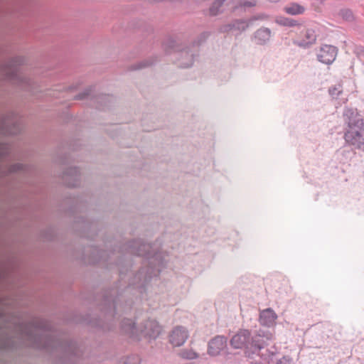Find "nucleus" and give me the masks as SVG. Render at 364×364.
Segmentation results:
<instances>
[{"label": "nucleus", "instance_id": "obj_1", "mask_svg": "<svg viewBox=\"0 0 364 364\" xmlns=\"http://www.w3.org/2000/svg\"><path fill=\"white\" fill-rule=\"evenodd\" d=\"M16 329L23 342L36 348H60L68 355H80L79 348L73 341H60L50 333V323L43 319L33 318L28 323H20Z\"/></svg>", "mask_w": 364, "mask_h": 364}, {"label": "nucleus", "instance_id": "obj_2", "mask_svg": "<svg viewBox=\"0 0 364 364\" xmlns=\"http://www.w3.org/2000/svg\"><path fill=\"white\" fill-rule=\"evenodd\" d=\"M127 250L131 254L145 257L147 259L144 264L147 266L146 268L143 267L135 276V279L139 280L138 283H141V285L149 282L154 277H157L164 267L166 261L163 253L155 251L150 244L144 243L141 240L130 242L127 245Z\"/></svg>", "mask_w": 364, "mask_h": 364}, {"label": "nucleus", "instance_id": "obj_3", "mask_svg": "<svg viewBox=\"0 0 364 364\" xmlns=\"http://www.w3.org/2000/svg\"><path fill=\"white\" fill-rule=\"evenodd\" d=\"M24 59L22 57H15L11 59L1 69V74L5 80L11 83L19 86L21 89L35 92L34 82L29 77L22 74L18 66L23 64Z\"/></svg>", "mask_w": 364, "mask_h": 364}, {"label": "nucleus", "instance_id": "obj_4", "mask_svg": "<svg viewBox=\"0 0 364 364\" xmlns=\"http://www.w3.org/2000/svg\"><path fill=\"white\" fill-rule=\"evenodd\" d=\"M344 138L348 144L364 151V119L360 117L350 119Z\"/></svg>", "mask_w": 364, "mask_h": 364}, {"label": "nucleus", "instance_id": "obj_5", "mask_svg": "<svg viewBox=\"0 0 364 364\" xmlns=\"http://www.w3.org/2000/svg\"><path fill=\"white\" fill-rule=\"evenodd\" d=\"M21 129V119L14 113L5 116L0 122V132L4 134H17Z\"/></svg>", "mask_w": 364, "mask_h": 364}, {"label": "nucleus", "instance_id": "obj_6", "mask_svg": "<svg viewBox=\"0 0 364 364\" xmlns=\"http://www.w3.org/2000/svg\"><path fill=\"white\" fill-rule=\"evenodd\" d=\"M272 338V336L269 332L259 330L256 334L250 336L249 349L252 353H256L263 348L267 344V341Z\"/></svg>", "mask_w": 364, "mask_h": 364}, {"label": "nucleus", "instance_id": "obj_7", "mask_svg": "<svg viewBox=\"0 0 364 364\" xmlns=\"http://www.w3.org/2000/svg\"><path fill=\"white\" fill-rule=\"evenodd\" d=\"M337 53L338 49L336 46L325 44L321 46L317 53V59L323 64L331 65L336 60Z\"/></svg>", "mask_w": 364, "mask_h": 364}, {"label": "nucleus", "instance_id": "obj_8", "mask_svg": "<svg viewBox=\"0 0 364 364\" xmlns=\"http://www.w3.org/2000/svg\"><path fill=\"white\" fill-rule=\"evenodd\" d=\"M228 339L224 336H217L208 342V353L211 356H217L227 346Z\"/></svg>", "mask_w": 364, "mask_h": 364}, {"label": "nucleus", "instance_id": "obj_9", "mask_svg": "<svg viewBox=\"0 0 364 364\" xmlns=\"http://www.w3.org/2000/svg\"><path fill=\"white\" fill-rule=\"evenodd\" d=\"M250 332L248 330L239 331L230 340V345L235 349L245 348L249 349Z\"/></svg>", "mask_w": 364, "mask_h": 364}, {"label": "nucleus", "instance_id": "obj_10", "mask_svg": "<svg viewBox=\"0 0 364 364\" xmlns=\"http://www.w3.org/2000/svg\"><path fill=\"white\" fill-rule=\"evenodd\" d=\"M161 328L159 323L152 319L146 321L141 326L140 331L146 337L156 338L159 336Z\"/></svg>", "mask_w": 364, "mask_h": 364}, {"label": "nucleus", "instance_id": "obj_11", "mask_svg": "<svg viewBox=\"0 0 364 364\" xmlns=\"http://www.w3.org/2000/svg\"><path fill=\"white\" fill-rule=\"evenodd\" d=\"M188 338V332L183 326H176L170 335V342L174 346H181Z\"/></svg>", "mask_w": 364, "mask_h": 364}, {"label": "nucleus", "instance_id": "obj_12", "mask_svg": "<svg viewBox=\"0 0 364 364\" xmlns=\"http://www.w3.org/2000/svg\"><path fill=\"white\" fill-rule=\"evenodd\" d=\"M62 178L68 186H77L80 183L79 170L76 167H70L63 173Z\"/></svg>", "mask_w": 364, "mask_h": 364}, {"label": "nucleus", "instance_id": "obj_13", "mask_svg": "<svg viewBox=\"0 0 364 364\" xmlns=\"http://www.w3.org/2000/svg\"><path fill=\"white\" fill-rule=\"evenodd\" d=\"M249 26L247 22L244 19H235L229 23L222 26L220 28V31L222 33H227L231 31H244Z\"/></svg>", "mask_w": 364, "mask_h": 364}, {"label": "nucleus", "instance_id": "obj_14", "mask_svg": "<svg viewBox=\"0 0 364 364\" xmlns=\"http://www.w3.org/2000/svg\"><path fill=\"white\" fill-rule=\"evenodd\" d=\"M277 316L274 311L271 308L262 310L259 314V321L262 326H271L274 323Z\"/></svg>", "mask_w": 364, "mask_h": 364}, {"label": "nucleus", "instance_id": "obj_15", "mask_svg": "<svg viewBox=\"0 0 364 364\" xmlns=\"http://www.w3.org/2000/svg\"><path fill=\"white\" fill-rule=\"evenodd\" d=\"M178 65L183 68L191 67L194 61V54L190 49H184L178 54Z\"/></svg>", "mask_w": 364, "mask_h": 364}, {"label": "nucleus", "instance_id": "obj_16", "mask_svg": "<svg viewBox=\"0 0 364 364\" xmlns=\"http://www.w3.org/2000/svg\"><path fill=\"white\" fill-rule=\"evenodd\" d=\"M272 32L268 28H260L254 33V38L257 44L265 45L267 44L270 38Z\"/></svg>", "mask_w": 364, "mask_h": 364}, {"label": "nucleus", "instance_id": "obj_17", "mask_svg": "<svg viewBox=\"0 0 364 364\" xmlns=\"http://www.w3.org/2000/svg\"><path fill=\"white\" fill-rule=\"evenodd\" d=\"M316 41V35L315 31L312 28H307L304 33V38L295 43L301 48H309L315 43Z\"/></svg>", "mask_w": 364, "mask_h": 364}, {"label": "nucleus", "instance_id": "obj_18", "mask_svg": "<svg viewBox=\"0 0 364 364\" xmlns=\"http://www.w3.org/2000/svg\"><path fill=\"white\" fill-rule=\"evenodd\" d=\"M283 10L289 15L296 16L304 14L306 9L304 6L296 2H291L286 5Z\"/></svg>", "mask_w": 364, "mask_h": 364}, {"label": "nucleus", "instance_id": "obj_19", "mask_svg": "<svg viewBox=\"0 0 364 364\" xmlns=\"http://www.w3.org/2000/svg\"><path fill=\"white\" fill-rule=\"evenodd\" d=\"M123 331L130 336H134L136 332V324L131 319H124L122 322Z\"/></svg>", "mask_w": 364, "mask_h": 364}, {"label": "nucleus", "instance_id": "obj_20", "mask_svg": "<svg viewBox=\"0 0 364 364\" xmlns=\"http://www.w3.org/2000/svg\"><path fill=\"white\" fill-rule=\"evenodd\" d=\"M226 0H215L213 2L208 10V14L211 16H215L223 12L222 6Z\"/></svg>", "mask_w": 364, "mask_h": 364}, {"label": "nucleus", "instance_id": "obj_21", "mask_svg": "<svg viewBox=\"0 0 364 364\" xmlns=\"http://www.w3.org/2000/svg\"><path fill=\"white\" fill-rule=\"evenodd\" d=\"M256 5V0H240L237 3L233 9L235 11L239 9H243L245 11L247 8L254 7Z\"/></svg>", "mask_w": 364, "mask_h": 364}, {"label": "nucleus", "instance_id": "obj_22", "mask_svg": "<svg viewBox=\"0 0 364 364\" xmlns=\"http://www.w3.org/2000/svg\"><path fill=\"white\" fill-rule=\"evenodd\" d=\"M340 16L348 22L354 21V16L351 10L348 9H341L339 12Z\"/></svg>", "mask_w": 364, "mask_h": 364}, {"label": "nucleus", "instance_id": "obj_23", "mask_svg": "<svg viewBox=\"0 0 364 364\" xmlns=\"http://www.w3.org/2000/svg\"><path fill=\"white\" fill-rule=\"evenodd\" d=\"M278 23L282 26L288 27H294L299 25L297 21L289 18H283L278 21Z\"/></svg>", "mask_w": 364, "mask_h": 364}, {"label": "nucleus", "instance_id": "obj_24", "mask_svg": "<svg viewBox=\"0 0 364 364\" xmlns=\"http://www.w3.org/2000/svg\"><path fill=\"white\" fill-rule=\"evenodd\" d=\"M24 166L21 164H16L11 166L6 171H4L5 173H16L20 171H24Z\"/></svg>", "mask_w": 364, "mask_h": 364}, {"label": "nucleus", "instance_id": "obj_25", "mask_svg": "<svg viewBox=\"0 0 364 364\" xmlns=\"http://www.w3.org/2000/svg\"><path fill=\"white\" fill-rule=\"evenodd\" d=\"M153 63H154L151 60H142V61L134 65L132 68L134 70H139V69H142L144 68L148 67V66L152 65Z\"/></svg>", "mask_w": 364, "mask_h": 364}, {"label": "nucleus", "instance_id": "obj_26", "mask_svg": "<svg viewBox=\"0 0 364 364\" xmlns=\"http://www.w3.org/2000/svg\"><path fill=\"white\" fill-rule=\"evenodd\" d=\"M92 92V88L87 87L82 92L79 93L75 97V100H85L87 99Z\"/></svg>", "mask_w": 364, "mask_h": 364}, {"label": "nucleus", "instance_id": "obj_27", "mask_svg": "<svg viewBox=\"0 0 364 364\" xmlns=\"http://www.w3.org/2000/svg\"><path fill=\"white\" fill-rule=\"evenodd\" d=\"M105 305L107 306L106 309H105L106 314L107 313V311H109V313L112 316H114L116 314V312H115L116 306H115L114 301L105 300Z\"/></svg>", "mask_w": 364, "mask_h": 364}, {"label": "nucleus", "instance_id": "obj_28", "mask_svg": "<svg viewBox=\"0 0 364 364\" xmlns=\"http://www.w3.org/2000/svg\"><path fill=\"white\" fill-rule=\"evenodd\" d=\"M10 151V146L7 144L0 143V158L7 155Z\"/></svg>", "mask_w": 364, "mask_h": 364}, {"label": "nucleus", "instance_id": "obj_29", "mask_svg": "<svg viewBox=\"0 0 364 364\" xmlns=\"http://www.w3.org/2000/svg\"><path fill=\"white\" fill-rule=\"evenodd\" d=\"M268 19H269V16L267 14L263 13V14H259L252 16L250 19V22L252 23L255 21H267Z\"/></svg>", "mask_w": 364, "mask_h": 364}, {"label": "nucleus", "instance_id": "obj_30", "mask_svg": "<svg viewBox=\"0 0 364 364\" xmlns=\"http://www.w3.org/2000/svg\"><path fill=\"white\" fill-rule=\"evenodd\" d=\"M276 364H292V359L289 356H284Z\"/></svg>", "mask_w": 364, "mask_h": 364}, {"label": "nucleus", "instance_id": "obj_31", "mask_svg": "<svg viewBox=\"0 0 364 364\" xmlns=\"http://www.w3.org/2000/svg\"><path fill=\"white\" fill-rule=\"evenodd\" d=\"M341 92V90L339 89V87H331L329 89V94L335 97L339 95V94Z\"/></svg>", "mask_w": 364, "mask_h": 364}, {"label": "nucleus", "instance_id": "obj_32", "mask_svg": "<svg viewBox=\"0 0 364 364\" xmlns=\"http://www.w3.org/2000/svg\"><path fill=\"white\" fill-rule=\"evenodd\" d=\"M183 356L187 359H194L198 357L197 354L194 352H190L187 355L183 354Z\"/></svg>", "mask_w": 364, "mask_h": 364}, {"label": "nucleus", "instance_id": "obj_33", "mask_svg": "<svg viewBox=\"0 0 364 364\" xmlns=\"http://www.w3.org/2000/svg\"><path fill=\"white\" fill-rule=\"evenodd\" d=\"M1 348L4 349H9L11 348L10 341L5 342L2 346Z\"/></svg>", "mask_w": 364, "mask_h": 364}]
</instances>
